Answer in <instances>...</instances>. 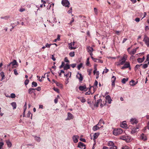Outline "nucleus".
I'll list each match as a JSON object with an SVG mask.
<instances>
[{"instance_id": "nucleus-1", "label": "nucleus", "mask_w": 149, "mask_h": 149, "mask_svg": "<svg viewBox=\"0 0 149 149\" xmlns=\"http://www.w3.org/2000/svg\"><path fill=\"white\" fill-rule=\"evenodd\" d=\"M127 56L126 54H124L121 59L119 60V62H116L115 63L117 66L123 65L126 62V61L127 60Z\"/></svg>"}, {"instance_id": "nucleus-2", "label": "nucleus", "mask_w": 149, "mask_h": 149, "mask_svg": "<svg viewBox=\"0 0 149 149\" xmlns=\"http://www.w3.org/2000/svg\"><path fill=\"white\" fill-rule=\"evenodd\" d=\"M123 132V130L120 129H115L113 131V134L116 136L119 135Z\"/></svg>"}, {"instance_id": "nucleus-3", "label": "nucleus", "mask_w": 149, "mask_h": 149, "mask_svg": "<svg viewBox=\"0 0 149 149\" xmlns=\"http://www.w3.org/2000/svg\"><path fill=\"white\" fill-rule=\"evenodd\" d=\"M108 146H110L109 149H116V146L114 145V143L112 141H109L108 143Z\"/></svg>"}, {"instance_id": "nucleus-4", "label": "nucleus", "mask_w": 149, "mask_h": 149, "mask_svg": "<svg viewBox=\"0 0 149 149\" xmlns=\"http://www.w3.org/2000/svg\"><path fill=\"white\" fill-rule=\"evenodd\" d=\"M18 65V63L17 62L16 60H14L13 61L11 62L9 64L7 65V67H8L9 66L12 65V68H16V67L15 66V65Z\"/></svg>"}, {"instance_id": "nucleus-5", "label": "nucleus", "mask_w": 149, "mask_h": 149, "mask_svg": "<svg viewBox=\"0 0 149 149\" xmlns=\"http://www.w3.org/2000/svg\"><path fill=\"white\" fill-rule=\"evenodd\" d=\"M61 3L63 6L69 7L70 3L68 0H62Z\"/></svg>"}, {"instance_id": "nucleus-6", "label": "nucleus", "mask_w": 149, "mask_h": 149, "mask_svg": "<svg viewBox=\"0 0 149 149\" xmlns=\"http://www.w3.org/2000/svg\"><path fill=\"white\" fill-rule=\"evenodd\" d=\"M124 64V65L121 68L122 69H125V68H129V69H130L131 68L130 67V63L128 62H126Z\"/></svg>"}, {"instance_id": "nucleus-7", "label": "nucleus", "mask_w": 149, "mask_h": 149, "mask_svg": "<svg viewBox=\"0 0 149 149\" xmlns=\"http://www.w3.org/2000/svg\"><path fill=\"white\" fill-rule=\"evenodd\" d=\"M143 41L145 42L148 47H149V38L146 36L145 35Z\"/></svg>"}, {"instance_id": "nucleus-8", "label": "nucleus", "mask_w": 149, "mask_h": 149, "mask_svg": "<svg viewBox=\"0 0 149 149\" xmlns=\"http://www.w3.org/2000/svg\"><path fill=\"white\" fill-rule=\"evenodd\" d=\"M75 42H73L72 43H69L68 44V48H69L70 49H76V47H72V46H74L75 44Z\"/></svg>"}, {"instance_id": "nucleus-9", "label": "nucleus", "mask_w": 149, "mask_h": 149, "mask_svg": "<svg viewBox=\"0 0 149 149\" xmlns=\"http://www.w3.org/2000/svg\"><path fill=\"white\" fill-rule=\"evenodd\" d=\"M76 77L79 79V81L80 82H81L83 79V77L81 74L79 72L77 73V74L76 75Z\"/></svg>"}, {"instance_id": "nucleus-10", "label": "nucleus", "mask_w": 149, "mask_h": 149, "mask_svg": "<svg viewBox=\"0 0 149 149\" xmlns=\"http://www.w3.org/2000/svg\"><path fill=\"white\" fill-rule=\"evenodd\" d=\"M83 147H84V149H85L86 148L85 146V145L83 143L81 142H79V143L78 146V147L79 148H82Z\"/></svg>"}, {"instance_id": "nucleus-11", "label": "nucleus", "mask_w": 149, "mask_h": 149, "mask_svg": "<svg viewBox=\"0 0 149 149\" xmlns=\"http://www.w3.org/2000/svg\"><path fill=\"white\" fill-rule=\"evenodd\" d=\"M141 139L144 141H146L147 139V138L146 136V135L142 133L141 134Z\"/></svg>"}, {"instance_id": "nucleus-12", "label": "nucleus", "mask_w": 149, "mask_h": 149, "mask_svg": "<svg viewBox=\"0 0 149 149\" xmlns=\"http://www.w3.org/2000/svg\"><path fill=\"white\" fill-rule=\"evenodd\" d=\"M130 122L131 124L133 125L136 124L138 123V121L135 118H132L130 120Z\"/></svg>"}, {"instance_id": "nucleus-13", "label": "nucleus", "mask_w": 149, "mask_h": 149, "mask_svg": "<svg viewBox=\"0 0 149 149\" xmlns=\"http://www.w3.org/2000/svg\"><path fill=\"white\" fill-rule=\"evenodd\" d=\"M86 86L84 85V86H80L79 87V89L81 91H86Z\"/></svg>"}, {"instance_id": "nucleus-14", "label": "nucleus", "mask_w": 149, "mask_h": 149, "mask_svg": "<svg viewBox=\"0 0 149 149\" xmlns=\"http://www.w3.org/2000/svg\"><path fill=\"white\" fill-rule=\"evenodd\" d=\"M78 136L77 135L73 136L72 137V139L73 140V141L75 143H77L78 141Z\"/></svg>"}, {"instance_id": "nucleus-15", "label": "nucleus", "mask_w": 149, "mask_h": 149, "mask_svg": "<svg viewBox=\"0 0 149 149\" xmlns=\"http://www.w3.org/2000/svg\"><path fill=\"white\" fill-rule=\"evenodd\" d=\"M98 125L97 124L93 127V131H95L99 129L100 128L102 127V126H101V127L98 126Z\"/></svg>"}, {"instance_id": "nucleus-16", "label": "nucleus", "mask_w": 149, "mask_h": 149, "mask_svg": "<svg viewBox=\"0 0 149 149\" xmlns=\"http://www.w3.org/2000/svg\"><path fill=\"white\" fill-rule=\"evenodd\" d=\"M105 98L108 101V102L109 104L111 103L112 100L111 98L110 97L109 95H108L106 96Z\"/></svg>"}, {"instance_id": "nucleus-17", "label": "nucleus", "mask_w": 149, "mask_h": 149, "mask_svg": "<svg viewBox=\"0 0 149 149\" xmlns=\"http://www.w3.org/2000/svg\"><path fill=\"white\" fill-rule=\"evenodd\" d=\"M87 50L88 52V53L91 52H93V48L90 46H88L87 47Z\"/></svg>"}, {"instance_id": "nucleus-18", "label": "nucleus", "mask_w": 149, "mask_h": 149, "mask_svg": "<svg viewBox=\"0 0 149 149\" xmlns=\"http://www.w3.org/2000/svg\"><path fill=\"white\" fill-rule=\"evenodd\" d=\"M6 143L8 146V147L10 148L12 146V144L9 140H7L6 141Z\"/></svg>"}, {"instance_id": "nucleus-19", "label": "nucleus", "mask_w": 149, "mask_h": 149, "mask_svg": "<svg viewBox=\"0 0 149 149\" xmlns=\"http://www.w3.org/2000/svg\"><path fill=\"white\" fill-rule=\"evenodd\" d=\"M102 100L101 99H100L97 100V102L96 103H95L94 104V106L95 107H97L99 105V103L102 102Z\"/></svg>"}, {"instance_id": "nucleus-20", "label": "nucleus", "mask_w": 149, "mask_h": 149, "mask_svg": "<svg viewBox=\"0 0 149 149\" xmlns=\"http://www.w3.org/2000/svg\"><path fill=\"white\" fill-rule=\"evenodd\" d=\"M35 90L34 88H30L28 90V93L29 94H31L32 93H34V91Z\"/></svg>"}, {"instance_id": "nucleus-21", "label": "nucleus", "mask_w": 149, "mask_h": 149, "mask_svg": "<svg viewBox=\"0 0 149 149\" xmlns=\"http://www.w3.org/2000/svg\"><path fill=\"white\" fill-rule=\"evenodd\" d=\"M139 128V127H136V128H133L131 132V133L132 134H134L137 131V130Z\"/></svg>"}, {"instance_id": "nucleus-22", "label": "nucleus", "mask_w": 149, "mask_h": 149, "mask_svg": "<svg viewBox=\"0 0 149 149\" xmlns=\"http://www.w3.org/2000/svg\"><path fill=\"white\" fill-rule=\"evenodd\" d=\"M99 135V133H95V134L93 135V140H94L96 139L98 137V136Z\"/></svg>"}, {"instance_id": "nucleus-23", "label": "nucleus", "mask_w": 149, "mask_h": 149, "mask_svg": "<svg viewBox=\"0 0 149 149\" xmlns=\"http://www.w3.org/2000/svg\"><path fill=\"white\" fill-rule=\"evenodd\" d=\"M70 68V65L68 64H66L64 67V70H67Z\"/></svg>"}, {"instance_id": "nucleus-24", "label": "nucleus", "mask_w": 149, "mask_h": 149, "mask_svg": "<svg viewBox=\"0 0 149 149\" xmlns=\"http://www.w3.org/2000/svg\"><path fill=\"white\" fill-rule=\"evenodd\" d=\"M73 116L71 113H68V118L69 120L73 118Z\"/></svg>"}, {"instance_id": "nucleus-25", "label": "nucleus", "mask_w": 149, "mask_h": 149, "mask_svg": "<svg viewBox=\"0 0 149 149\" xmlns=\"http://www.w3.org/2000/svg\"><path fill=\"white\" fill-rule=\"evenodd\" d=\"M136 48L135 49H133L132 51L129 52V53L131 54H134L136 52Z\"/></svg>"}, {"instance_id": "nucleus-26", "label": "nucleus", "mask_w": 149, "mask_h": 149, "mask_svg": "<svg viewBox=\"0 0 149 149\" xmlns=\"http://www.w3.org/2000/svg\"><path fill=\"white\" fill-rule=\"evenodd\" d=\"M37 86V84L36 82L35 81H33L32 83V87H36Z\"/></svg>"}, {"instance_id": "nucleus-27", "label": "nucleus", "mask_w": 149, "mask_h": 149, "mask_svg": "<svg viewBox=\"0 0 149 149\" xmlns=\"http://www.w3.org/2000/svg\"><path fill=\"white\" fill-rule=\"evenodd\" d=\"M11 105L13 107V109H14L16 108V104L15 102H13L11 103Z\"/></svg>"}, {"instance_id": "nucleus-28", "label": "nucleus", "mask_w": 149, "mask_h": 149, "mask_svg": "<svg viewBox=\"0 0 149 149\" xmlns=\"http://www.w3.org/2000/svg\"><path fill=\"white\" fill-rule=\"evenodd\" d=\"M120 126L123 128H125L127 127V124L125 123H123L122 124H120Z\"/></svg>"}, {"instance_id": "nucleus-29", "label": "nucleus", "mask_w": 149, "mask_h": 149, "mask_svg": "<svg viewBox=\"0 0 149 149\" xmlns=\"http://www.w3.org/2000/svg\"><path fill=\"white\" fill-rule=\"evenodd\" d=\"M0 75L1 77V79L2 80L4 79L5 77V75L4 74V73L3 72H1L0 73Z\"/></svg>"}, {"instance_id": "nucleus-30", "label": "nucleus", "mask_w": 149, "mask_h": 149, "mask_svg": "<svg viewBox=\"0 0 149 149\" xmlns=\"http://www.w3.org/2000/svg\"><path fill=\"white\" fill-rule=\"evenodd\" d=\"M142 65V64H141V65H136V66H135L134 68L135 70V71H136L138 69L140 68V66L141 65Z\"/></svg>"}, {"instance_id": "nucleus-31", "label": "nucleus", "mask_w": 149, "mask_h": 149, "mask_svg": "<svg viewBox=\"0 0 149 149\" xmlns=\"http://www.w3.org/2000/svg\"><path fill=\"white\" fill-rule=\"evenodd\" d=\"M128 80V78H123L122 80V82L123 84H125Z\"/></svg>"}, {"instance_id": "nucleus-32", "label": "nucleus", "mask_w": 149, "mask_h": 149, "mask_svg": "<svg viewBox=\"0 0 149 149\" xmlns=\"http://www.w3.org/2000/svg\"><path fill=\"white\" fill-rule=\"evenodd\" d=\"M135 81L134 80H132L130 82V84L131 86H134L136 84L134 83Z\"/></svg>"}, {"instance_id": "nucleus-33", "label": "nucleus", "mask_w": 149, "mask_h": 149, "mask_svg": "<svg viewBox=\"0 0 149 149\" xmlns=\"http://www.w3.org/2000/svg\"><path fill=\"white\" fill-rule=\"evenodd\" d=\"M78 98L79 99H80L81 102L82 103H84L86 102V100L84 97H82L81 98L80 97H78Z\"/></svg>"}, {"instance_id": "nucleus-34", "label": "nucleus", "mask_w": 149, "mask_h": 149, "mask_svg": "<svg viewBox=\"0 0 149 149\" xmlns=\"http://www.w3.org/2000/svg\"><path fill=\"white\" fill-rule=\"evenodd\" d=\"M120 138L123 140H126L127 139V138L125 136H121Z\"/></svg>"}, {"instance_id": "nucleus-35", "label": "nucleus", "mask_w": 149, "mask_h": 149, "mask_svg": "<svg viewBox=\"0 0 149 149\" xmlns=\"http://www.w3.org/2000/svg\"><path fill=\"white\" fill-rule=\"evenodd\" d=\"M35 139L38 141V142H40V137L35 136Z\"/></svg>"}, {"instance_id": "nucleus-36", "label": "nucleus", "mask_w": 149, "mask_h": 149, "mask_svg": "<svg viewBox=\"0 0 149 149\" xmlns=\"http://www.w3.org/2000/svg\"><path fill=\"white\" fill-rule=\"evenodd\" d=\"M102 123L103 124H104V122L103 121V120L102 119H101L100 120L98 123L97 124V125H99V124H101Z\"/></svg>"}, {"instance_id": "nucleus-37", "label": "nucleus", "mask_w": 149, "mask_h": 149, "mask_svg": "<svg viewBox=\"0 0 149 149\" xmlns=\"http://www.w3.org/2000/svg\"><path fill=\"white\" fill-rule=\"evenodd\" d=\"M32 114L29 111L27 114V117H30L31 116V117L32 118Z\"/></svg>"}, {"instance_id": "nucleus-38", "label": "nucleus", "mask_w": 149, "mask_h": 149, "mask_svg": "<svg viewBox=\"0 0 149 149\" xmlns=\"http://www.w3.org/2000/svg\"><path fill=\"white\" fill-rule=\"evenodd\" d=\"M69 55L71 57H73L74 56V52H71L69 53Z\"/></svg>"}, {"instance_id": "nucleus-39", "label": "nucleus", "mask_w": 149, "mask_h": 149, "mask_svg": "<svg viewBox=\"0 0 149 149\" xmlns=\"http://www.w3.org/2000/svg\"><path fill=\"white\" fill-rule=\"evenodd\" d=\"M137 61L139 63H141L143 61L141 58H138L137 59Z\"/></svg>"}, {"instance_id": "nucleus-40", "label": "nucleus", "mask_w": 149, "mask_h": 149, "mask_svg": "<svg viewBox=\"0 0 149 149\" xmlns=\"http://www.w3.org/2000/svg\"><path fill=\"white\" fill-rule=\"evenodd\" d=\"M15 97V95L14 93H12L10 94V97L12 98H14Z\"/></svg>"}, {"instance_id": "nucleus-41", "label": "nucleus", "mask_w": 149, "mask_h": 149, "mask_svg": "<svg viewBox=\"0 0 149 149\" xmlns=\"http://www.w3.org/2000/svg\"><path fill=\"white\" fill-rule=\"evenodd\" d=\"M94 12L96 15H97L98 13V11L97 9L95 8H94Z\"/></svg>"}, {"instance_id": "nucleus-42", "label": "nucleus", "mask_w": 149, "mask_h": 149, "mask_svg": "<svg viewBox=\"0 0 149 149\" xmlns=\"http://www.w3.org/2000/svg\"><path fill=\"white\" fill-rule=\"evenodd\" d=\"M82 63H80L77 66V68L79 70L82 67Z\"/></svg>"}, {"instance_id": "nucleus-43", "label": "nucleus", "mask_w": 149, "mask_h": 149, "mask_svg": "<svg viewBox=\"0 0 149 149\" xmlns=\"http://www.w3.org/2000/svg\"><path fill=\"white\" fill-rule=\"evenodd\" d=\"M56 84L57 86L61 87H62V85L61 84L58 83L57 82H56Z\"/></svg>"}, {"instance_id": "nucleus-44", "label": "nucleus", "mask_w": 149, "mask_h": 149, "mask_svg": "<svg viewBox=\"0 0 149 149\" xmlns=\"http://www.w3.org/2000/svg\"><path fill=\"white\" fill-rule=\"evenodd\" d=\"M54 3H52V4H51L49 6V7H47V9H50V8L51 7H52H52L53 8V7L54 6Z\"/></svg>"}, {"instance_id": "nucleus-45", "label": "nucleus", "mask_w": 149, "mask_h": 149, "mask_svg": "<svg viewBox=\"0 0 149 149\" xmlns=\"http://www.w3.org/2000/svg\"><path fill=\"white\" fill-rule=\"evenodd\" d=\"M89 59V58H88L87 59V63H86V64L87 65H89L90 64Z\"/></svg>"}, {"instance_id": "nucleus-46", "label": "nucleus", "mask_w": 149, "mask_h": 149, "mask_svg": "<svg viewBox=\"0 0 149 149\" xmlns=\"http://www.w3.org/2000/svg\"><path fill=\"white\" fill-rule=\"evenodd\" d=\"M29 81L28 79H26L24 81V84L26 85H27L29 82Z\"/></svg>"}, {"instance_id": "nucleus-47", "label": "nucleus", "mask_w": 149, "mask_h": 149, "mask_svg": "<svg viewBox=\"0 0 149 149\" xmlns=\"http://www.w3.org/2000/svg\"><path fill=\"white\" fill-rule=\"evenodd\" d=\"M121 149H130L127 146H123Z\"/></svg>"}, {"instance_id": "nucleus-48", "label": "nucleus", "mask_w": 149, "mask_h": 149, "mask_svg": "<svg viewBox=\"0 0 149 149\" xmlns=\"http://www.w3.org/2000/svg\"><path fill=\"white\" fill-rule=\"evenodd\" d=\"M148 66V65L147 64H143V65L142 67L143 68L145 69L146 68H147Z\"/></svg>"}, {"instance_id": "nucleus-49", "label": "nucleus", "mask_w": 149, "mask_h": 149, "mask_svg": "<svg viewBox=\"0 0 149 149\" xmlns=\"http://www.w3.org/2000/svg\"><path fill=\"white\" fill-rule=\"evenodd\" d=\"M53 89L55 91L57 92L58 93H59V90L58 88H54Z\"/></svg>"}, {"instance_id": "nucleus-50", "label": "nucleus", "mask_w": 149, "mask_h": 149, "mask_svg": "<svg viewBox=\"0 0 149 149\" xmlns=\"http://www.w3.org/2000/svg\"><path fill=\"white\" fill-rule=\"evenodd\" d=\"M91 58H92V59L95 62H97V61H98V60H99V59H96V58H94L92 56H91Z\"/></svg>"}, {"instance_id": "nucleus-51", "label": "nucleus", "mask_w": 149, "mask_h": 149, "mask_svg": "<svg viewBox=\"0 0 149 149\" xmlns=\"http://www.w3.org/2000/svg\"><path fill=\"white\" fill-rule=\"evenodd\" d=\"M4 145V143L3 142H0V149H1L2 147Z\"/></svg>"}, {"instance_id": "nucleus-52", "label": "nucleus", "mask_w": 149, "mask_h": 149, "mask_svg": "<svg viewBox=\"0 0 149 149\" xmlns=\"http://www.w3.org/2000/svg\"><path fill=\"white\" fill-rule=\"evenodd\" d=\"M14 74L16 75H18V74L17 72L16 69H14Z\"/></svg>"}, {"instance_id": "nucleus-53", "label": "nucleus", "mask_w": 149, "mask_h": 149, "mask_svg": "<svg viewBox=\"0 0 149 149\" xmlns=\"http://www.w3.org/2000/svg\"><path fill=\"white\" fill-rule=\"evenodd\" d=\"M52 44H49L48 43H47L45 45V47H50L51 45Z\"/></svg>"}, {"instance_id": "nucleus-54", "label": "nucleus", "mask_w": 149, "mask_h": 149, "mask_svg": "<svg viewBox=\"0 0 149 149\" xmlns=\"http://www.w3.org/2000/svg\"><path fill=\"white\" fill-rule=\"evenodd\" d=\"M76 64L75 63H74L70 65V66L73 68H74L76 66Z\"/></svg>"}, {"instance_id": "nucleus-55", "label": "nucleus", "mask_w": 149, "mask_h": 149, "mask_svg": "<svg viewBox=\"0 0 149 149\" xmlns=\"http://www.w3.org/2000/svg\"><path fill=\"white\" fill-rule=\"evenodd\" d=\"M34 89H35V90H36L38 91H40L41 90V88L40 86L38 87L37 88Z\"/></svg>"}, {"instance_id": "nucleus-56", "label": "nucleus", "mask_w": 149, "mask_h": 149, "mask_svg": "<svg viewBox=\"0 0 149 149\" xmlns=\"http://www.w3.org/2000/svg\"><path fill=\"white\" fill-rule=\"evenodd\" d=\"M64 61L66 62H69V61L67 57H66L64 58Z\"/></svg>"}, {"instance_id": "nucleus-57", "label": "nucleus", "mask_w": 149, "mask_h": 149, "mask_svg": "<svg viewBox=\"0 0 149 149\" xmlns=\"http://www.w3.org/2000/svg\"><path fill=\"white\" fill-rule=\"evenodd\" d=\"M98 84V82L97 80H95L94 84V85L95 86H97Z\"/></svg>"}, {"instance_id": "nucleus-58", "label": "nucleus", "mask_w": 149, "mask_h": 149, "mask_svg": "<svg viewBox=\"0 0 149 149\" xmlns=\"http://www.w3.org/2000/svg\"><path fill=\"white\" fill-rule=\"evenodd\" d=\"M51 58L53 61H55L56 60V58L54 57L53 55H52Z\"/></svg>"}, {"instance_id": "nucleus-59", "label": "nucleus", "mask_w": 149, "mask_h": 149, "mask_svg": "<svg viewBox=\"0 0 149 149\" xmlns=\"http://www.w3.org/2000/svg\"><path fill=\"white\" fill-rule=\"evenodd\" d=\"M19 10L20 12H22L24 11L25 10V9L24 8H21L19 9Z\"/></svg>"}, {"instance_id": "nucleus-60", "label": "nucleus", "mask_w": 149, "mask_h": 149, "mask_svg": "<svg viewBox=\"0 0 149 149\" xmlns=\"http://www.w3.org/2000/svg\"><path fill=\"white\" fill-rule=\"evenodd\" d=\"M115 81L112 80V85L113 86H114L115 85Z\"/></svg>"}, {"instance_id": "nucleus-61", "label": "nucleus", "mask_w": 149, "mask_h": 149, "mask_svg": "<svg viewBox=\"0 0 149 149\" xmlns=\"http://www.w3.org/2000/svg\"><path fill=\"white\" fill-rule=\"evenodd\" d=\"M97 71H97V68H95V70H94V71H93V73H94V74H95L96 73L97 74Z\"/></svg>"}, {"instance_id": "nucleus-62", "label": "nucleus", "mask_w": 149, "mask_h": 149, "mask_svg": "<svg viewBox=\"0 0 149 149\" xmlns=\"http://www.w3.org/2000/svg\"><path fill=\"white\" fill-rule=\"evenodd\" d=\"M80 140L82 142H86V140L84 139L83 138H80Z\"/></svg>"}, {"instance_id": "nucleus-63", "label": "nucleus", "mask_w": 149, "mask_h": 149, "mask_svg": "<svg viewBox=\"0 0 149 149\" xmlns=\"http://www.w3.org/2000/svg\"><path fill=\"white\" fill-rule=\"evenodd\" d=\"M99 71H97V76L96 77V79H97L99 77Z\"/></svg>"}, {"instance_id": "nucleus-64", "label": "nucleus", "mask_w": 149, "mask_h": 149, "mask_svg": "<svg viewBox=\"0 0 149 149\" xmlns=\"http://www.w3.org/2000/svg\"><path fill=\"white\" fill-rule=\"evenodd\" d=\"M140 19L139 18H136L135 19V21L137 22H139V21Z\"/></svg>"}]
</instances>
